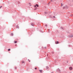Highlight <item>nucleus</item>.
I'll use <instances>...</instances> for the list:
<instances>
[{"instance_id": "obj_9", "label": "nucleus", "mask_w": 73, "mask_h": 73, "mask_svg": "<svg viewBox=\"0 0 73 73\" xmlns=\"http://www.w3.org/2000/svg\"><path fill=\"white\" fill-rule=\"evenodd\" d=\"M17 28H18L19 29V26H18V25H17V27H16Z\"/></svg>"}, {"instance_id": "obj_15", "label": "nucleus", "mask_w": 73, "mask_h": 73, "mask_svg": "<svg viewBox=\"0 0 73 73\" xmlns=\"http://www.w3.org/2000/svg\"><path fill=\"white\" fill-rule=\"evenodd\" d=\"M61 7H62V5H64L62 3H61Z\"/></svg>"}, {"instance_id": "obj_7", "label": "nucleus", "mask_w": 73, "mask_h": 73, "mask_svg": "<svg viewBox=\"0 0 73 73\" xmlns=\"http://www.w3.org/2000/svg\"><path fill=\"white\" fill-rule=\"evenodd\" d=\"M34 7L36 8L35 9H35H37V7H36V5H34Z\"/></svg>"}, {"instance_id": "obj_10", "label": "nucleus", "mask_w": 73, "mask_h": 73, "mask_svg": "<svg viewBox=\"0 0 73 73\" xmlns=\"http://www.w3.org/2000/svg\"><path fill=\"white\" fill-rule=\"evenodd\" d=\"M59 42L58 41H57V42H56V44H58Z\"/></svg>"}, {"instance_id": "obj_37", "label": "nucleus", "mask_w": 73, "mask_h": 73, "mask_svg": "<svg viewBox=\"0 0 73 73\" xmlns=\"http://www.w3.org/2000/svg\"><path fill=\"white\" fill-rule=\"evenodd\" d=\"M68 62H67V63H68Z\"/></svg>"}, {"instance_id": "obj_36", "label": "nucleus", "mask_w": 73, "mask_h": 73, "mask_svg": "<svg viewBox=\"0 0 73 73\" xmlns=\"http://www.w3.org/2000/svg\"><path fill=\"white\" fill-rule=\"evenodd\" d=\"M19 3H20V2H19Z\"/></svg>"}, {"instance_id": "obj_28", "label": "nucleus", "mask_w": 73, "mask_h": 73, "mask_svg": "<svg viewBox=\"0 0 73 73\" xmlns=\"http://www.w3.org/2000/svg\"><path fill=\"white\" fill-rule=\"evenodd\" d=\"M54 18H55V16H54Z\"/></svg>"}, {"instance_id": "obj_12", "label": "nucleus", "mask_w": 73, "mask_h": 73, "mask_svg": "<svg viewBox=\"0 0 73 73\" xmlns=\"http://www.w3.org/2000/svg\"><path fill=\"white\" fill-rule=\"evenodd\" d=\"M11 35L13 36V33H11Z\"/></svg>"}, {"instance_id": "obj_34", "label": "nucleus", "mask_w": 73, "mask_h": 73, "mask_svg": "<svg viewBox=\"0 0 73 73\" xmlns=\"http://www.w3.org/2000/svg\"><path fill=\"white\" fill-rule=\"evenodd\" d=\"M48 55H47V56H48Z\"/></svg>"}, {"instance_id": "obj_25", "label": "nucleus", "mask_w": 73, "mask_h": 73, "mask_svg": "<svg viewBox=\"0 0 73 73\" xmlns=\"http://www.w3.org/2000/svg\"><path fill=\"white\" fill-rule=\"evenodd\" d=\"M61 29H63V28L62 27H61Z\"/></svg>"}, {"instance_id": "obj_24", "label": "nucleus", "mask_w": 73, "mask_h": 73, "mask_svg": "<svg viewBox=\"0 0 73 73\" xmlns=\"http://www.w3.org/2000/svg\"><path fill=\"white\" fill-rule=\"evenodd\" d=\"M35 69H37V68H35Z\"/></svg>"}, {"instance_id": "obj_6", "label": "nucleus", "mask_w": 73, "mask_h": 73, "mask_svg": "<svg viewBox=\"0 0 73 73\" xmlns=\"http://www.w3.org/2000/svg\"><path fill=\"white\" fill-rule=\"evenodd\" d=\"M66 9H68V7L67 6H65Z\"/></svg>"}, {"instance_id": "obj_8", "label": "nucleus", "mask_w": 73, "mask_h": 73, "mask_svg": "<svg viewBox=\"0 0 73 73\" xmlns=\"http://www.w3.org/2000/svg\"><path fill=\"white\" fill-rule=\"evenodd\" d=\"M21 63H22V64H23V63H24V64L25 63V62H24V61H21Z\"/></svg>"}, {"instance_id": "obj_2", "label": "nucleus", "mask_w": 73, "mask_h": 73, "mask_svg": "<svg viewBox=\"0 0 73 73\" xmlns=\"http://www.w3.org/2000/svg\"><path fill=\"white\" fill-rule=\"evenodd\" d=\"M69 36L70 37H73V35H70Z\"/></svg>"}, {"instance_id": "obj_3", "label": "nucleus", "mask_w": 73, "mask_h": 73, "mask_svg": "<svg viewBox=\"0 0 73 73\" xmlns=\"http://www.w3.org/2000/svg\"><path fill=\"white\" fill-rule=\"evenodd\" d=\"M48 68H49V67L48 66L46 67V69L47 70H48Z\"/></svg>"}, {"instance_id": "obj_30", "label": "nucleus", "mask_w": 73, "mask_h": 73, "mask_svg": "<svg viewBox=\"0 0 73 73\" xmlns=\"http://www.w3.org/2000/svg\"><path fill=\"white\" fill-rule=\"evenodd\" d=\"M44 48H46V47H44Z\"/></svg>"}, {"instance_id": "obj_11", "label": "nucleus", "mask_w": 73, "mask_h": 73, "mask_svg": "<svg viewBox=\"0 0 73 73\" xmlns=\"http://www.w3.org/2000/svg\"><path fill=\"white\" fill-rule=\"evenodd\" d=\"M36 5L37 7H38V4H36Z\"/></svg>"}, {"instance_id": "obj_1", "label": "nucleus", "mask_w": 73, "mask_h": 73, "mask_svg": "<svg viewBox=\"0 0 73 73\" xmlns=\"http://www.w3.org/2000/svg\"><path fill=\"white\" fill-rule=\"evenodd\" d=\"M69 69L70 70H72V69L73 68H72V67H69Z\"/></svg>"}, {"instance_id": "obj_16", "label": "nucleus", "mask_w": 73, "mask_h": 73, "mask_svg": "<svg viewBox=\"0 0 73 73\" xmlns=\"http://www.w3.org/2000/svg\"><path fill=\"white\" fill-rule=\"evenodd\" d=\"M65 8H66L65 6V7H63V9H65Z\"/></svg>"}, {"instance_id": "obj_23", "label": "nucleus", "mask_w": 73, "mask_h": 73, "mask_svg": "<svg viewBox=\"0 0 73 73\" xmlns=\"http://www.w3.org/2000/svg\"><path fill=\"white\" fill-rule=\"evenodd\" d=\"M52 1H53V0H51V2H52Z\"/></svg>"}, {"instance_id": "obj_19", "label": "nucleus", "mask_w": 73, "mask_h": 73, "mask_svg": "<svg viewBox=\"0 0 73 73\" xmlns=\"http://www.w3.org/2000/svg\"><path fill=\"white\" fill-rule=\"evenodd\" d=\"M29 4H30V6H32V5L31 4V3H29Z\"/></svg>"}, {"instance_id": "obj_33", "label": "nucleus", "mask_w": 73, "mask_h": 73, "mask_svg": "<svg viewBox=\"0 0 73 73\" xmlns=\"http://www.w3.org/2000/svg\"><path fill=\"white\" fill-rule=\"evenodd\" d=\"M51 73H53V72H51Z\"/></svg>"}, {"instance_id": "obj_4", "label": "nucleus", "mask_w": 73, "mask_h": 73, "mask_svg": "<svg viewBox=\"0 0 73 73\" xmlns=\"http://www.w3.org/2000/svg\"><path fill=\"white\" fill-rule=\"evenodd\" d=\"M57 71L58 72H60V69H59V68H58L57 70Z\"/></svg>"}, {"instance_id": "obj_13", "label": "nucleus", "mask_w": 73, "mask_h": 73, "mask_svg": "<svg viewBox=\"0 0 73 73\" xmlns=\"http://www.w3.org/2000/svg\"><path fill=\"white\" fill-rule=\"evenodd\" d=\"M44 13H45V14H48V13L47 12H44Z\"/></svg>"}, {"instance_id": "obj_31", "label": "nucleus", "mask_w": 73, "mask_h": 73, "mask_svg": "<svg viewBox=\"0 0 73 73\" xmlns=\"http://www.w3.org/2000/svg\"><path fill=\"white\" fill-rule=\"evenodd\" d=\"M48 31H49V29H48Z\"/></svg>"}, {"instance_id": "obj_18", "label": "nucleus", "mask_w": 73, "mask_h": 73, "mask_svg": "<svg viewBox=\"0 0 73 73\" xmlns=\"http://www.w3.org/2000/svg\"><path fill=\"white\" fill-rule=\"evenodd\" d=\"M17 41H15V42H15V43H17Z\"/></svg>"}, {"instance_id": "obj_32", "label": "nucleus", "mask_w": 73, "mask_h": 73, "mask_svg": "<svg viewBox=\"0 0 73 73\" xmlns=\"http://www.w3.org/2000/svg\"><path fill=\"white\" fill-rule=\"evenodd\" d=\"M29 59H28V61H29Z\"/></svg>"}, {"instance_id": "obj_27", "label": "nucleus", "mask_w": 73, "mask_h": 73, "mask_svg": "<svg viewBox=\"0 0 73 73\" xmlns=\"http://www.w3.org/2000/svg\"><path fill=\"white\" fill-rule=\"evenodd\" d=\"M52 53H53H53H54V52H52Z\"/></svg>"}, {"instance_id": "obj_17", "label": "nucleus", "mask_w": 73, "mask_h": 73, "mask_svg": "<svg viewBox=\"0 0 73 73\" xmlns=\"http://www.w3.org/2000/svg\"><path fill=\"white\" fill-rule=\"evenodd\" d=\"M10 50H11V49H8V51H10Z\"/></svg>"}, {"instance_id": "obj_21", "label": "nucleus", "mask_w": 73, "mask_h": 73, "mask_svg": "<svg viewBox=\"0 0 73 73\" xmlns=\"http://www.w3.org/2000/svg\"><path fill=\"white\" fill-rule=\"evenodd\" d=\"M45 26H46V27H47V26H48V25L46 24V25H45Z\"/></svg>"}, {"instance_id": "obj_26", "label": "nucleus", "mask_w": 73, "mask_h": 73, "mask_svg": "<svg viewBox=\"0 0 73 73\" xmlns=\"http://www.w3.org/2000/svg\"><path fill=\"white\" fill-rule=\"evenodd\" d=\"M50 2H49V4H50Z\"/></svg>"}, {"instance_id": "obj_22", "label": "nucleus", "mask_w": 73, "mask_h": 73, "mask_svg": "<svg viewBox=\"0 0 73 73\" xmlns=\"http://www.w3.org/2000/svg\"><path fill=\"white\" fill-rule=\"evenodd\" d=\"M15 69H17V68H16V67H15Z\"/></svg>"}, {"instance_id": "obj_5", "label": "nucleus", "mask_w": 73, "mask_h": 73, "mask_svg": "<svg viewBox=\"0 0 73 73\" xmlns=\"http://www.w3.org/2000/svg\"><path fill=\"white\" fill-rule=\"evenodd\" d=\"M39 72H40L41 73V72H42V70H39Z\"/></svg>"}, {"instance_id": "obj_29", "label": "nucleus", "mask_w": 73, "mask_h": 73, "mask_svg": "<svg viewBox=\"0 0 73 73\" xmlns=\"http://www.w3.org/2000/svg\"><path fill=\"white\" fill-rule=\"evenodd\" d=\"M29 62H31V61L29 60Z\"/></svg>"}, {"instance_id": "obj_14", "label": "nucleus", "mask_w": 73, "mask_h": 73, "mask_svg": "<svg viewBox=\"0 0 73 73\" xmlns=\"http://www.w3.org/2000/svg\"><path fill=\"white\" fill-rule=\"evenodd\" d=\"M31 25H32V26H33V25H33V23H32L31 24Z\"/></svg>"}, {"instance_id": "obj_20", "label": "nucleus", "mask_w": 73, "mask_h": 73, "mask_svg": "<svg viewBox=\"0 0 73 73\" xmlns=\"http://www.w3.org/2000/svg\"><path fill=\"white\" fill-rule=\"evenodd\" d=\"M2 7H3L2 6L0 7V9H1V8H2Z\"/></svg>"}, {"instance_id": "obj_35", "label": "nucleus", "mask_w": 73, "mask_h": 73, "mask_svg": "<svg viewBox=\"0 0 73 73\" xmlns=\"http://www.w3.org/2000/svg\"><path fill=\"white\" fill-rule=\"evenodd\" d=\"M70 16H72V15H70Z\"/></svg>"}]
</instances>
